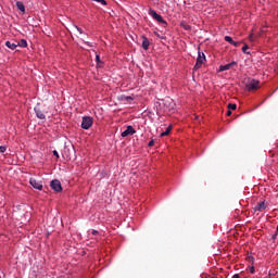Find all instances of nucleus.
Returning <instances> with one entry per match:
<instances>
[{
	"instance_id": "obj_1",
	"label": "nucleus",
	"mask_w": 278,
	"mask_h": 278,
	"mask_svg": "<svg viewBox=\"0 0 278 278\" xmlns=\"http://www.w3.org/2000/svg\"><path fill=\"white\" fill-rule=\"evenodd\" d=\"M245 88L249 92H253V90H260V80L251 79L247 83Z\"/></svg>"
},
{
	"instance_id": "obj_2",
	"label": "nucleus",
	"mask_w": 278,
	"mask_h": 278,
	"mask_svg": "<svg viewBox=\"0 0 278 278\" xmlns=\"http://www.w3.org/2000/svg\"><path fill=\"white\" fill-rule=\"evenodd\" d=\"M149 15L152 16V18H154V21H157V23H162L163 25H166V21H164V17H162V15L157 14V12H155V10L150 9Z\"/></svg>"
},
{
	"instance_id": "obj_3",
	"label": "nucleus",
	"mask_w": 278,
	"mask_h": 278,
	"mask_svg": "<svg viewBox=\"0 0 278 278\" xmlns=\"http://www.w3.org/2000/svg\"><path fill=\"white\" fill-rule=\"evenodd\" d=\"M92 123H93L92 117L85 116V117H83L81 128L83 129H89V128L92 127Z\"/></svg>"
},
{
	"instance_id": "obj_4",
	"label": "nucleus",
	"mask_w": 278,
	"mask_h": 278,
	"mask_svg": "<svg viewBox=\"0 0 278 278\" xmlns=\"http://www.w3.org/2000/svg\"><path fill=\"white\" fill-rule=\"evenodd\" d=\"M205 60V53H201L199 52L198 59H197V63L193 67V71H199V68H201V66H203V61Z\"/></svg>"
},
{
	"instance_id": "obj_5",
	"label": "nucleus",
	"mask_w": 278,
	"mask_h": 278,
	"mask_svg": "<svg viewBox=\"0 0 278 278\" xmlns=\"http://www.w3.org/2000/svg\"><path fill=\"white\" fill-rule=\"evenodd\" d=\"M50 187L54 190V192H62V182L60 180L54 179L50 182Z\"/></svg>"
},
{
	"instance_id": "obj_6",
	"label": "nucleus",
	"mask_w": 278,
	"mask_h": 278,
	"mask_svg": "<svg viewBox=\"0 0 278 278\" xmlns=\"http://www.w3.org/2000/svg\"><path fill=\"white\" fill-rule=\"evenodd\" d=\"M136 134V129H134L131 126H127L126 130L122 132V138H127V136H134Z\"/></svg>"
},
{
	"instance_id": "obj_7",
	"label": "nucleus",
	"mask_w": 278,
	"mask_h": 278,
	"mask_svg": "<svg viewBox=\"0 0 278 278\" xmlns=\"http://www.w3.org/2000/svg\"><path fill=\"white\" fill-rule=\"evenodd\" d=\"M30 186H33V188H35V190H42V182L38 181L34 178H30Z\"/></svg>"
},
{
	"instance_id": "obj_8",
	"label": "nucleus",
	"mask_w": 278,
	"mask_h": 278,
	"mask_svg": "<svg viewBox=\"0 0 278 278\" xmlns=\"http://www.w3.org/2000/svg\"><path fill=\"white\" fill-rule=\"evenodd\" d=\"M35 112H36V116L39 117L41 121H45V118H47V116L45 115L40 106L38 105L35 106Z\"/></svg>"
},
{
	"instance_id": "obj_9",
	"label": "nucleus",
	"mask_w": 278,
	"mask_h": 278,
	"mask_svg": "<svg viewBox=\"0 0 278 278\" xmlns=\"http://www.w3.org/2000/svg\"><path fill=\"white\" fill-rule=\"evenodd\" d=\"M236 62H231L229 64H226V65H220L219 66V71L223 72V71H229L230 68H232V66H236Z\"/></svg>"
},
{
	"instance_id": "obj_10",
	"label": "nucleus",
	"mask_w": 278,
	"mask_h": 278,
	"mask_svg": "<svg viewBox=\"0 0 278 278\" xmlns=\"http://www.w3.org/2000/svg\"><path fill=\"white\" fill-rule=\"evenodd\" d=\"M264 210H266V202H260L255 207L254 211L255 212H264Z\"/></svg>"
},
{
	"instance_id": "obj_11",
	"label": "nucleus",
	"mask_w": 278,
	"mask_h": 278,
	"mask_svg": "<svg viewBox=\"0 0 278 278\" xmlns=\"http://www.w3.org/2000/svg\"><path fill=\"white\" fill-rule=\"evenodd\" d=\"M5 47H8V49H11L12 51H14L16 49V47H18V45H17V42L7 41Z\"/></svg>"
},
{
	"instance_id": "obj_12",
	"label": "nucleus",
	"mask_w": 278,
	"mask_h": 278,
	"mask_svg": "<svg viewBox=\"0 0 278 278\" xmlns=\"http://www.w3.org/2000/svg\"><path fill=\"white\" fill-rule=\"evenodd\" d=\"M149 46H150L149 39L147 37H143L142 49H144V51H148Z\"/></svg>"
},
{
	"instance_id": "obj_13",
	"label": "nucleus",
	"mask_w": 278,
	"mask_h": 278,
	"mask_svg": "<svg viewBox=\"0 0 278 278\" xmlns=\"http://www.w3.org/2000/svg\"><path fill=\"white\" fill-rule=\"evenodd\" d=\"M16 8H17V10H20V12H23V14H25V4H23V2L17 1Z\"/></svg>"
},
{
	"instance_id": "obj_14",
	"label": "nucleus",
	"mask_w": 278,
	"mask_h": 278,
	"mask_svg": "<svg viewBox=\"0 0 278 278\" xmlns=\"http://www.w3.org/2000/svg\"><path fill=\"white\" fill-rule=\"evenodd\" d=\"M173 131V126H168L165 131L161 134V138H164V136H168Z\"/></svg>"
},
{
	"instance_id": "obj_15",
	"label": "nucleus",
	"mask_w": 278,
	"mask_h": 278,
	"mask_svg": "<svg viewBox=\"0 0 278 278\" xmlns=\"http://www.w3.org/2000/svg\"><path fill=\"white\" fill-rule=\"evenodd\" d=\"M17 47H22L23 49H26V47H27V40L21 39V40L17 42Z\"/></svg>"
},
{
	"instance_id": "obj_16",
	"label": "nucleus",
	"mask_w": 278,
	"mask_h": 278,
	"mask_svg": "<svg viewBox=\"0 0 278 278\" xmlns=\"http://www.w3.org/2000/svg\"><path fill=\"white\" fill-rule=\"evenodd\" d=\"M224 40H226V42H229V45H232V42H233V39L229 36H225Z\"/></svg>"
},
{
	"instance_id": "obj_17",
	"label": "nucleus",
	"mask_w": 278,
	"mask_h": 278,
	"mask_svg": "<svg viewBox=\"0 0 278 278\" xmlns=\"http://www.w3.org/2000/svg\"><path fill=\"white\" fill-rule=\"evenodd\" d=\"M238 105L233 104V103H229L228 104V110H237Z\"/></svg>"
},
{
	"instance_id": "obj_18",
	"label": "nucleus",
	"mask_w": 278,
	"mask_h": 278,
	"mask_svg": "<svg viewBox=\"0 0 278 278\" xmlns=\"http://www.w3.org/2000/svg\"><path fill=\"white\" fill-rule=\"evenodd\" d=\"M181 27L184 28V29H186L187 31L188 30H190V25H188V24H181Z\"/></svg>"
},
{
	"instance_id": "obj_19",
	"label": "nucleus",
	"mask_w": 278,
	"mask_h": 278,
	"mask_svg": "<svg viewBox=\"0 0 278 278\" xmlns=\"http://www.w3.org/2000/svg\"><path fill=\"white\" fill-rule=\"evenodd\" d=\"M8 151V148L5 146H0V153H5Z\"/></svg>"
},
{
	"instance_id": "obj_20",
	"label": "nucleus",
	"mask_w": 278,
	"mask_h": 278,
	"mask_svg": "<svg viewBox=\"0 0 278 278\" xmlns=\"http://www.w3.org/2000/svg\"><path fill=\"white\" fill-rule=\"evenodd\" d=\"M249 49L248 45H244V47L242 48L243 53H247L249 55V52H247V50Z\"/></svg>"
},
{
	"instance_id": "obj_21",
	"label": "nucleus",
	"mask_w": 278,
	"mask_h": 278,
	"mask_svg": "<svg viewBox=\"0 0 278 278\" xmlns=\"http://www.w3.org/2000/svg\"><path fill=\"white\" fill-rule=\"evenodd\" d=\"M233 47H240V41H232L231 43Z\"/></svg>"
},
{
	"instance_id": "obj_22",
	"label": "nucleus",
	"mask_w": 278,
	"mask_h": 278,
	"mask_svg": "<svg viewBox=\"0 0 278 278\" xmlns=\"http://www.w3.org/2000/svg\"><path fill=\"white\" fill-rule=\"evenodd\" d=\"M52 153H53V155H54L55 157H60V154L58 153V150H54Z\"/></svg>"
},
{
	"instance_id": "obj_23",
	"label": "nucleus",
	"mask_w": 278,
	"mask_h": 278,
	"mask_svg": "<svg viewBox=\"0 0 278 278\" xmlns=\"http://www.w3.org/2000/svg\"><path fill=\"white\" fill-rule=\"evenodd\" d=\"M96 60H97V62H98V64H99V62H101V56H100L99 54H97V55H96Z\"/></svg>"
},
{
	"instance_id": "obj_24",
	"label": "nucleus",
	"mask_w": 278,
	"mask_h": 278,
	"mask_svg": "<svg viewBox=\"0 0 278 278\" xmlns=\"http://www.w3.org/2000/svg\"><path fill=\"white\" fill-rule=\"evenodd\" d=\"M153 144H155V141L151 140L149 141L148 147H153Z\"/></svg>"
},
{
	"instance_id": "obj_25",
	"label": "nucleus",
	"mask_w": 278,
	"mask_h": 278,
	"mask_svg": "<svg viewBox=\"0 0 278 278\" xmlns=\"http://www.w3.org/2000/svg\"><path fill=\"white\" fill-rule=\"evenodd\" d=\"M100 3H102V5H108V2L105 0H99Z\"/></svg>"
},
{
	"instance_id": "obj_26",
	"label": "nucleus",
	"mask_w": 278,
	"mask_h": 278,
	"mask_svg": "<svg viewBox=\"0 0 278 278\" xmlns=\"http://www.w3.org/2000/svg\"><path fill=\"white\" fill-rule=\"evenodd\" d=\"M226 116H231V110H228V111L226 112Z\"/></svg>"
},
{
	"instance_id": "obj_27",
	"label": "nucleus",
	"mask_w": 278,
	"mask_h": 278,
	"mask_svg": "<svg viewBox=\"0 0 278 278\" xmlns=\"http://www.w3.org/2000/svg\"><path fill=\"white\" fill-rule=\"evenodd\" d=\"M126 101H134V98H131V97H126Z\"/></svg>"
},
{
	"instance_id": "obj_28",
	"label": "nucleus",
	"mask_w": 278,
	"mask_h": 278,
	"mask_svg": "<svg viewBox=\"0 0 278 278\" xmlns=\"http://www.w3.org/2000/svg\"><path fill=\"white\" fill-rule=\"evenodd\" d=\"M249 40H250L251 42H253V35H250V36H249Z\"/></svg>"
},
{
	"instance_id": "obj_29",
	"label": "nucleus",
	"mask_w": 278,
	"mask_h": 278,
	"mask_svg": "<svg viewBox=\"0 0 278 278\" xmlns=\"http://www.w3.org/2000/svg\"><path fill=\"white\" fill-rule=\"evenodd\" d=\"M97 233H99V231L92 230V236H97Z\"/></svg>"
},
{
	"instance_id": "obj_30",
	"label": "nucleus",
	"mask_w": 278,
	"mask_h": 278,
	"mask_svg": "<svg viewBox=\"0 0 278 278\" xmlns=\"http://www.w3.org/2000/svg\"><path fill=\"white\" fill-rule=\"evenodd\" d=\"M250 271H251L252 275H253V273H255V267H251Z\"/></svg>"
},
{
	"instance_id": "obj_31",
	"label": "nucleus",
	"mask_w": 278,
	"mask_h": 278,
	"mask_svg": "<svg viewBox=\"0 0 278 278\" xmlns=\"http://www.w3.org/2000/svg\"><path fill=\"white\" fill-rule=\"evenodd\" d=\"M77 30L81 34V29L77 28Z\"/></svg>"
},
{
	"instance_id": "obj_32",
	"label": "nucleus",
	"mask_w": 278,
	"mask_h": 278,
	"mask_svg": "<svg viewBox=\"0 0 278 278\" xmlns=\"http://www.w3.org/2000/svg\"><path fill=\"white\" fill-rule=\"evenodd\" d=\"M96 1H99V0H96Z\"/></svg>"
}]
</instances>
